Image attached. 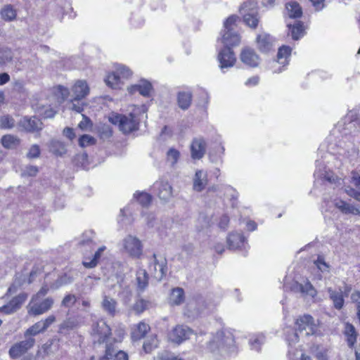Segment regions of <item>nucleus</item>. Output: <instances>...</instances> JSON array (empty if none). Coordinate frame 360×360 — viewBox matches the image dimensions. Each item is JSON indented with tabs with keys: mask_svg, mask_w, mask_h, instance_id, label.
<instances>
[{
	"mask_svg": "<svg viewBox=\"0 0 360 360\" xmlns=\"http://www.w3.org/2000/svg\"><path fill=\"white\" fill-rule=\"evenodd\" d=\"M205 350L214 357L236 352L233 335L229 331L219 330L209 335Z\"/></svg>",
	"mask_w": 360,
	"mask_h": 360,
	"instance_id": "obj_1",
	"label": "nucleus"
},
{
	"mask_svg": "<svg viewBox=\"0 0 360 360\" xmlns=\"http://www.w3.org/2000/svg\"><path fill=\"white\" fill-rule=\"evenodd\" d=\"M296 331L293 332L292 335L287 337V340L291 343H295L298 341L299 335L302 336H309L315 333L316 325L314 323L311 316L305 314L300 316L296 321Z\"/></svg>",
	"mask_w": 360,
	"mask_h": 360,
	"instance_id": "obj_2",
	"label": "nucleus"
},
{
	"mask_svg": "<svg viewBox=\"0 0 360 360\" xmlns=\"http://www.w3.org/2000/svg\"><path fill=\"white\" fill-rule=\"evenodd\" d=\"M109 121L118 126L119 130L124 134L138 130L140 119L134 113L129 115H115L109 117Z\"/></svg>",
	"mask_w": 360,
	"mask_h": 360,
	"instance_id": "obj_3",
	"label": "nucleus"
},
{
	"mask_svg": "<svg viewBox=\"0 0 360 360\" xmlns=\"http://www.w3.org/2000/svg\"><path fill=\"white\" fill-rule=\"evenodd\" d=\"M149 269L157 281H162L167 272V261L166 258L163 256L153 254Z\"/></svg>",
	"mask_w": 360,
	"mask_h": 360,
	"instance_id": "obj_4",
	"label": "nucleus"
},
{
	"mask_svg": "<svg viewBox=\"0 0 360 360\" xmlns=\"http://www.w3.org/2000/svg\"><path fill=\"white\" fill-rule=\"evenodd\" d=\"M124 252L130 257L139 258L143 252V245L141 240L131 235H128L122 240Z\"/></svg>",
	"mask_w": 360,
	"mask_h": 360,
	"instance_id": "obj_5",
	"label": "nucleus"
},
{
	"mask_svg": "<svg viewBox=\"0 0 360 360\" xmlns=\"http://www.w3.org/2000/svg\"><path fill=\"white\" fill-rule=\"evenodd\" d=\"M53 303V299L50 297L45 298L41 302L38 300L32 302V298L27 305L28 314L32 316H39L45 314L52 308Z\"/></svg>",
	"mask_w": 360,
	"mask_h": 360,
	"instance_id": "obj_6",
	"label": "nucleus"
},
{
	"mask_svg": "<svg viewBox=\"0 0 360 360\" xmlns=\"http://www.w3.org/2000/svg\"><path fill=\"white\" fill-rule=\"evenodd\" d=\"M34 344L35 340L33 338H28L25 340L16 342L9 349V356L12 359H16L25 354L28 350L32 349Z\"/></svg>",
	"mask_w": 360,
	"mask_h": 360,
	"instance_id": "obj_7",
	"label": "nucleus"
},
{
	"mask_svg": "<svg viewBox=\"0 0 360 360\" xmlns=\"http://www.w3.org/2000/svg\"><path fill=\"white\" fill-rule=\"evenodd\" d=\"M193 333V330L187 326L178 325L169 334V339L171 342L180 344L188 339Z\"/></svg>",
	"mask_w": 360,
	"mask_h": 360,
	"instance_id": "obj_8",
	"label": "nucleus"
},
{
	"mask_svg": "<svg viewBox=\"0 0 360 360\" xmlns=\"http://www.w3.org/2000/svg\"><path fill=\"white\" fill-rule=\"evenodd\" d=\"M89 87L85 80H77L71 89V98L72 101H79L89 94Z\"/></svg>",
	"mask_w": 360,
	"mask_h": 360,
	"instance_id": "obj_9",
	"label": "nucleus"
},
{
	"mask_svg": "<svg viewBox=\"0 0 360 360\" xmlns=\"http://www.w3.org/2000/svg\"><path fill=\"white\" fill-rule=\"evenodd\" d=\"M92 335L98 338L100 344L103 343L111 335V329L105 321L101 320L93 325Z\"/></svg>",
	"mask_w": 360,
	"mask_h": 360,
	"instance_id": "obj_10",
	"label": "nucleus"
},
{
	"mask_svg": "<svg viewBox=\"0 0 360 360\" xmlns=\"http://www.w3.org/2000/svg\"><path fill=\"white\" fill-rule=\"evenodd\" d=\"M206 142L202 137L194 138L191 143V155L193 160H200L206 152Z\"/></svg>",
	"mask_w": 360,
	"mask_h": 360,
	"instance_id": "obj_11",
	"label": "nucleus"
},
{
	"mask_svg": "<svg viewBox=\"0 0 360 360\" xmlns=\"http://www.w3.org/2000/svg\"><path fill=\"white\" fill-rule=\"evenodd\" d=\"M27 298V294L22 292L13 297L8 304L0 307L6 314H11L18 310Z\"/></svg>",
	"mask_w": 360,
	"mask_h": 360,
	"instance_id": "obj_12",
	"label": "nucleus"
},
{
	"mask_svg": "<svg viewBox=\"0 0 360 360\" xmlns=\"http://www.w3.org/2000/svg\"><path fill=\"white\" fill-rule=\"evenodd\" d=\"M19 124L27 132H37L43 129L42 122L35 116L22 117Z\"/></svg>",
	"mask_w": 360,
	"mask_h": 360,
	"instance_id": "obj_13",
	"label": "nucleus"
},
{
	"mask_svg": "<svg viewBox=\"0 0 360 360\" xmlns=\"http://www.w3.org/2000/svg\"><path fill=\"white\" fill-rule=\"evenodd\" d=\"M218 60L221 70L233 66L236 60L235 55L230 47H224L219 53Z\"/></svg>",
	"mask_w": 360,
	"mask_h": 360,
	"instance_id": "obj_14",
	"label": "nucleus"
},
{
	"mask_svg": "<svg viewBox=\"0 0 360 360\" xmlns=\"http://www.w3.org/2000/svg\"><path fill=\"white\" fill-rule=\"evenodd\" d=\"M154 189L157 191L160 199L164 201H167L172 195V187L167 181L160 180L155 182Z\"/></svg>",
	"mask_w": 360,
	"mask_h": 360,
	"instance_id": "obj_15",
	"label": "nucleus"
},
{
	"mask_svg": "<svg viewBox=\"0 0 360 360\" xmlns=\"http://www.w3.org/2000/svg\"><path fill=\"white\" fill-rule=\"evenodd\" d=\"M240 60L250 67H257L259 63V58L255 51L250 48L243 49L240 56Z\"/></svg>",
	"mask_w": 360,
	"mask_h": 360,
	"instance_id": "obj_16",
	"label": "nucleus"
},
{
	"mask_svg": "<svg viewBox=\"0 0 360 360\" xmlns=\"http://www.w3.org/2000/svg\"><path fill=\"white\" fill-rule=\"evenodd\" d=\"M129 93L134 94L139 92L143 96H149L152 90V84L147 80L141 79L137 84H134L128 88Z\"/></svg>",
	"mask_w": 360,
	"mask_h": 360,
	"instance_id": "obj_17",
	"label": "nucleus"
},
{
	"mask_svg": "<svg viewBox=\"0 0 360 360\" xmlns=\"http://www.w3.org/2000/svg\"><path fill=\"white\" fill-rule=\"evenodd\" d=\"M273 38L268 34L262 33L257 37V47L262 52H269L273 47Z\"/></svg>",
	"mask_w": 360,
	"mask_h": 360,
	"instance_id": "obj_18",
	"label": "nucleus"
},
{
	"mask_svg": "<svg viewBox=\"0 0 360 360\" xmlns=\"http://www.w3.org/2000/svg\"><path fill=\"white\" fill-rule=\"evenodd\" d=\"M330 300L333 302L335 309L340 310L343 308L345 304L344 295L341 289L339 291L333 290L332 288L327 289Z\"/></svg>",
	"mask_w": 360,
	"mask_h": 360,
	"instance_id": "obj_19",
	"label": "nucleus"
},
{
	"mask_svg": "<svg viewBox=\"0 0 360 360\" xmlns=\"http://www.w3.org/2000/svg\"><path fill=\"white\" fill-rule=\"evenodd\" d=\"M185 301V293L182 288L176 287L171 290L169 303L172 306H179Z\"/></svg>",
	"mask_w": 360,
	"mask_h": 360,
	"instance_id": "obj_20",
	"label": "nucleus"
},
{
	"mask_svg": "<svg viewBox=\"0 0 360 360\" xmlns=\"http://www.w3.org/2000/svg\"><path fill=\"white\" fill-rule=\"evenodd\" d=\"M221 41L225 47L237 46L240 41V37L235 30L224 31Z\"/></svg>",
	"mask_w": 360,
	"mask_h": 360,
	"instance_id": "obj_21",
	"label": "nucleus"
},
{
	"mask_svg": "<svg viewBox=\"0 0 360 360\" xmlns=\"http://www.w3.org/2000/svg\"><path fill=\"white\" fill-rule=\"evenodd\" d=\"M150 326L144 323L140 322L135 325L132 328L131 338L133 340H139L144 338L146 333L149 331Z\"/></svg>",
	"mask_w": 360,
	"mask_h": 360,
	"instance_id": "obj_22",
	"label": "nucleus"
},
{
	"mask_svg": "<svg viewBox=\"0 0 360 360\" xmlns=\"http://www.w3.org/2000/svg\"><path fill=\"white\" fill-rule=\"evenodd\" d=\"M344 335L347 337L348 347L353 348L356 342L358 335L354 326L349 323H347L345 325Z\"/></svg>",
	"mask_w": 360,
	"mask_h": 360,
	"instance_id": "obj_23",
	"label": "nucleus"
},
{
	"mask_svg": "<svg viewBox=\"0 0 360 360\" xmlns=\"http://www.w3.org/2000/svg\"><path fill=\"white\" fill-rule=\"evenodd\" d=\"M103 309L110 316H114L116 314L117 302L115 299L104 295L101 302Z\"/></svg>",
	"mask_w": 360,
	"mask_h": 360,
	"instance_id": "obj_24",
	"label": "nucleus"
},
{
	"mask_svg": "<svg viewBox=\"0 0 360 360\" xmlns=\"http://www.w3.org/2000/svg\"><path fill=\"white\" fill-rule=\"evenodd\" d=\"M245 238L241 233H231L227 237V244L229 249L235 250L244 244Z\"/></svg>",
	"mask_w": 360,
	"mask_h": 360,
	"instance_id": "obj_25",
	"label": "nucleus"
},
{
	"mask_svg": "<svg viewBox=\"0 0 360 360\" xmlns=\"http://www.w3.org/2000/svg\"><path fill=\"white\" fill-rule=\"evenodd\" d=\"M1 143L6 149H14L20 145V139L16 136L6 134L2 136Z\"/></svg>",
	"mask_w": 360,
	"mask_h": 360,
	"instance_id": "obj_26",
	"label": "nucleus"
},
{
	"mask_svg": "<svg viewBox=\"0 0 360 360\" xmlns=\"http://www.w3.org/2000/svg\"><path fill=\"white\" fill-rule=\"evenodd\" d=\"M335 207L339 209L344 214H352L358 215L360 214L359 208L347 203L343 200H338L335 203Z\"/></svg>",
	"mask_w": 360,
	"mask_h": 360,
	"instance_id": "obj_27",
	"label": "nucleus"
},
{
	"mask_svg": "<svg viewBox=\"0 0 360 360\" xmlns=\"http://www.w3.org/2000/svg\"><path fill=\"white\" fill-rule=\"evenodd\" d=\"M206 184V174L202 170L197 171L193 179V189L196 191H201L204 189Z\"/></svg>",
	"mask_w": 360,
	"mask_h": 360,
	"instance_id": "obj_28",
	"label": "nucleus"
},
{
	"mask_svg": "<svg viewBox=\"0 0 360 360\" xmlns=\"http://www.w3.org/2000/svg\"><path fill=\"white\" fill-rule=\"evenodd\" d=\"M292 49L288 46H283L279 48L278 54H277V61L276 63L283 66H285L288 64V58L290 56Z\"/></svg>",
	"mask_w": 360,
	"mask_h": 360,
	"instance_id": "obj_29",
	"label": "nucleus"
},
{
	"mask_svg": "<svg viewBox=\"0 0 360 360\" xmlns=\"http://www.w3.org/2000/svg\"><path fill=\"white\" fill-rule=\"evenodd\" d=\"M192 94L190 92H179L177 97L178 105L182 110H186L191 105Z\"/></svg>",
	"mask_w": 360,
	"mask_h": 360,
	"instance_id": "obj_30",
	"label": "nucleus"
},
{
	"mask_svg": "<svg viewBox=\"0 0 360 360\" xmlns=\"http://www.w3.org/2000/svg\"><path fill=\"white\" fill-rule=\"evenodd\" d=\"M50 151L56 155L62 156L66 153V148L63 142L51 140L49 144Z\"/></svg>",
	"mask_w": 360,
	"mask_h": 360,
	"instance_id": "obj_31",
	"label": "nucleus"
},
{
	"mask_svg": "<svg viewBox=\"0 0 360 360\" xmlns=\"http://www.w3.org/2000/svg\"><path fill=\"white\" fill-rule=\"evenodd\" d=\"M288 15L292 18H300L302 14V11L300 5L295 1H291L285 4Z\"/></svg>",
	"mask_w": 360,
	"mask_h": 360,
	"instance_id": "obj_32",
	"label": "nucleus"
},
{
	"mask_svg": "<svg viewBox=\"0 0 360 360\" xmlns=\"http://www.w3.org/2000/svg\"><path fill=\"white\" fill-rule=\"evenodd\" d=\"M243 20L250 27L255 28L259 22L257 10L252 8L250 12L244 13Z\"/></svg>",
	"mask_w": 360,
	"mask_h": 360,
	"instance_id": "obj_33",
	"label": "nucleus"
},
{
	"mask_svg": "<svg viewBox=\"0 0 360 360\" xmlns=\"http://www.w3.org/2000/svg\"><path fill=\"white\" fill-rule=\"evenodd\" d=\"M136 281L138 287L140 290H143L148 285V276L146 271L140 269L136 272Z\"/></svg>",
	"mask_w": 360,
	"mask_h": 360,
	"instance_id": "obj_34",
	"label": "nucleus"
},
{
	"mask_svg": "<svg viewBox=\"0 0 360 360\" xmlns=\"http://www.w3.org/2000/svg\"><path fill=\"white\" fill-rule=\"evenodd\" d=\"M105 250H106V247L105 246H104V245L101 246L97 250V251L94 253L92 259H91L89 262L84 261L82 262L83 265L86 268H88V269H91V268L95 267L98 264V262H99V260L101 259V257L103 252Z\"/></svg>",
	"mask_w": 360,
	"mask_h": 360,
	"instance_id": "obj_35",
	"label": "nucleus"
},
{
	"mask_svg": "<svg viewBox=\"0 0 360 360\" xmlns=\"http://www.w3.org/2000/svg\"><path fill=\"white\" fill-rule=\"evenodd\" d=\"M291 32L292 38L294 40H297L304 34V29L303 23L300 21H297L293 25H288Z\"/></svg>",
	"mask_w": 360,
	"mask_h": 360,
	"instance_id": "obj_36",
	"label": "nucleus"
},
{
	"mask_svg": "<svg viewBox=\"0 0 360 360\" xmlns=\"http://www.w3.org/2000/svg\"><path fill=\"white\" fill-rule=\"evenodd\" d=\"M79 326V321L76 318L70 317L65 320L59 326L60 333L64 330H71Z\"/></svg>",
	"mask_w": 360,
	"mask_h": 360,
	"instance_id": "obj_37",
	"label": "nucleus"
},
{
	"mask_svg": "<svg viewBox=\"0 0 360 360\" xmlns=\"http://www.w3.org/2000/svg\"><path fill=\"white\" fill-rule=\"evenodd\" d=\"M1 18L6 21H11L16 17V11L11 5H6L0 11Z\"/></svg>",
	"mask_w": 360,
	"mask_h": 360,
	"instance_id": "obj_38",
	"label": "nucleus"
},
{
	"mask_svg": "<svg viewBox=\"0 0 360 360\" xmlns=\"http://www.w3.org/2000/svg\"><path fill=\"white\" fill-rule=\"evenodd\" d=\"M106 84L112 89L120 88L122 83L120 77L116 72L110 73L105 79Z\"/></svg>",
	"mask_w": 360,
	"mask_h": 360,
	"instance_id": "obj_39",
	"label": "nucleus"
},
{
	"mask_svg": "<svg viewBox=\"0 0 360 360\" xmlns=\"http://www.w3.org/2000/svg\"><path fill=\"white\" fill-rule=\"evenodd\" d=\"M134 198L143 207H148L152 200V196L146 192H137L134 193Z\"/></svg>",
	"mask_w": 360,
	"mask_h": 360,
	"instance_id": "obj_40",
	"label": "nucleus"
},
{
	"mask_svg": "<svg viewBox=\"0 0 360 360\" xmlns=\"http://www.w3.org/2000/svg\"><path fill=\"white\" fill-rule=\"evenodd\" d=\"M265 337L262 334L254 335L250 339V345L252 349L259 351L260 346L264 342Z\"/></svg>",
	"mask_w": 360,
	"mask_h": 360,
	"instance_id": "obj_41",
	"label": "nucleus"
},
{
	"mask_svg": "<svg viewBox=\"0 0 360 360\" xmlns=\"http://www.w3.org/2000/svg\"><path fill=\"white\" fill-rule=\"evenodd\" d=\"M314 264L316 268L322 273H328L330 271V266L323 256L319 255L317 259L314 261Z\"/></svg>",
	"mask_w": 360,
	"mask_h": 360,
	"instance_id": "obj_42",
	"label": "nucleus"
},
{
	"mask_svg": "<svg viewBox=\"0 0 360 360\" xmlns=\"http://www.w3.org/2000/svg\"><path fill=\"white\" fill-rule=\"evenodd\" d=\"M13 53L9 49H2L0 51V64L6 65L11 62L13 59Z\"/></svg>",
	"mask_w": 360,
	"mask_h": 360,
	"instance_id": "obj_43",
	"label": "nucleus"
},
{
	"mask_svg": "<svg viewBox=\"0 0 360 360\" xmlns=\"http://www.w3.org/2000/svg\"><path fill=\"white\" fill-rule=\"evenodd\" d=\"M44 330L42 329L41 324L39 321L34 323L33 326L27 329L24 333L25 338L28 336H34Z\"/></svg>",
	"mask_w": 360,
	"mask_h": 360,
	"instance_id": "obj_44",
	"label": "nucleus"
},
{
	"mask_svg": "<svg viewBox=\"0 0 360 360\" xmlns=\"http://www.w3.org/2000/svg\"><path fill=\"white\" fill-rule=\"evenodd\" d=\"M300 290L301 292L308 295L311 297H314L316 294V291L309 281H306L304 283L300 284Z\"/></svg>",
	"mask_w": 360,
	"mask_h": 360,
	"instance_id": "obj_45",
	"label": "nucleus"
},
{
	"mask_svg": "<svg viewBox=\"0 0 360 360\" xmlns=\"http://www.w3.org/2000/svg\"><path fill=\"white\" fill-rule=\"evenodd\" d=\"M98 132L100 137L103 140L109 139L112 134V129L108 124L100 125L98 127Z\"/></svg>",
	"mask_w": 360,
	"mask_h": 360,
	"instance_id": "obj_46",
	"label": "nucleus"
},
{
	"mask_svg": "<svg viewBox=\"0 0 360 360\" xmlns=\"http://www.w3.org/2000/svg\"><path fill=\"white\" fill-rule=\"evenodd\" d=\"M15 126L14 119L9 115H4L0 117V127L2 129H12Z\"/></svg>",
	"mask_w": 360,
	"mask_h": 360,
	"instance_id": "obj_47",
	"label": "nucleus"
},
{
	"mask_svg": "<svg viewBox=\"0 0 360 360\" xmlns=\"http://www.w3.org/2000/svg\"><path fill=\"white\" fill-rule=\"evenodd\" d=\"M77 298L74 294L66 295L61 301V306L65 308H71L76 303Z\"/></svg>",
	"mask_w": 360,
	"mask_h": 360,
	"instance_id": "obj_48",
	"label": "nucleus"
},
{
	"mask_svg": "<svg viewBox=\"0 0 360 360\" xmlns=\"http://www.w3.org/2000/svg\"><path fill=\"white\" fill-rule=\"evenodd\" d=\"M74 281V278L68 276V274H65L63 276H60L55 282V288H59L63 285H68L71 283H72Z\"/></svg>",
	"mask_w": 360,
	"mask_h": 360,
	"instance_id": "obj_49",
	"label": "nucleus"
},
{
	"mask_svg": "<svg viewBox=\"0 0 360 360\" xmlns=\"http://www.w3.org/2000/svg\"><path fill=\"white\" fill-rule=\"evenodd\" d=\"M115 72L120 75V79H127L131 75V71L123 65H117Z\"/></svg>",
	"mask_w": 360,
	"mask_h": 360,
	"instance_id": "obj_50",
	"label": "nucleus"
},
{
	"mask_svg": "<svg viewBox=\"0 0 360 360\" xmlns=\"http://www.w3.org/2000/svg\"><path fill=\"white\" fill-rule=\"evenodd\" d=\"M95 142L94 138L88 134L82 135L79 139V145L82 148L94 145Z\"/></svg>",
	"mask_w": 360,
	"mask_h": 360,
	"instance_id": "obj_51",
	"label": "nucleus"
},
{
	"mask_svg": "<svg viewBox=\"0 0 360 360\" xmlns=\"http://www.w3.org/2000/svg\"><path fill=\"white\" fill-rule=\"evenodd\" d=\"M180 153L179 150L174 148H170L167 153V158L172 165L176 164L179 158Z\"/></svg>",
	"mask_w": 360,
	"mask_h": 360,
	"instance_id": "obj_52",
	"label": "nucleus"
},
{
	"mask_svg": "<svg viewBox=\"0 0 360 360\" xmlns=\"http://www.w3.org/2000/svg\"><path fill=\"white\" fill-rule=\"evenodd\" d=\"M41 150L37 144H33L29 149L26 156L29 159H35L39 157Z\"/></svg>",
	"mask_w": 360,
	"mask_h": 360,
	"instance_id": "obj_53",
	"label": "nucleus"
},
{
	"mask_svg": "<svg viewBox=\"0 0 360 360\" xmlns=\"http://www.w3.org/2000/svg\"><path fill=\"white\" fill-rule=\"evenodd\" d=\"M39 172L37 166L27 165L22 171V176H35Z\"/></svg>",
	"mask_w": 360,
	"mask_h": 360,
	"instance_id": "obj_54",
	"label": "nucleus"
},
{
	"mask_svg": "<svg viewBox=\"0 0 360 360\" xmlns=\"http://www.w3.org/2000/svg\"><path fill=\"white\" fill-rule=\"evenodd\" d=\"M238 17L236 15H231L229 16L226 21L224 22V31H229L234 30L235 24Z\"/></svg>",
	"mask_w": 360,
	"mask_h": 360,
	"instance_id": "obj_55",
	"label": "nucleus"
},
{
	"mask_svg": "<svg viewBox=\"0 0 360 360\" xmlns=\"http://www.w3.org/2000/svg\"><path fill=\"white\" fill-rule=\"evenodd\" d=\"M148 305H149V302L148 301L141 299V300H138L134 304V309L137 313H141L148 308Z\"/></svg>",
	"mask_w": 360,
	"mask_h": 360,
	"instance_id": "obj_56",
	"label": "nucleus"
},
{
	"mask_svg": "<svg viewBox=\"0 0 360 360\" xmlns=\"http://www.w3.org/2000/svg\"><path fill=\"white\" fill-rule=\"evenodd\" d=\"M55 321V316L51 315L44 320L39 321V322L41 324L42 329L45 331Z\"/></svg>",
	"mask_w": 360,
	"mask_h": 360,
	"instance_id": "obj_57",
	"label": "nucleus"
},
{
	"mask_svg": "<svg viewBox=\"0 0 360 360\" xmlns=\"http://www.w3.org/2000/svg\"><path fill=\"white\" fill-rule=\"evenodd\" d=\"M49 292V288L46 285H44L41 288V289L37 292V294L32 296V302H35L39 300V299L41 297L45 296Z\"/></svg>",
	"mask_w": 360,
	"mask_h": 360,
	"instance_id": "obj_58",
	"label": "nucleus"
},
{
	"mask_svg": "<svg viewBox=\"0 0 360 360\" xmlns=\"http://www.w3.org/2000/svg\"><path fill=\"white\" fill-rule=\"evenodd\" d=\"M58 93L60 94L61 98L63 101L67 99L69 96H71V91H70L68 88L63 86H58Z\"/></svg>",
	"mask_w": 360,
	"mask_h": 360,
	"instance_id": "obj_59",
	"label": "nucleus"
},
{
	"mask_svg": "<svg viewBox=\"0 0 360 360\" xmlns=\"http://www.w3.org/2000/svg\"><path fill=\"white\" fill-rule=\"evenodd\" d=\"M158 345L157 340L155 339L152 340V342H149L148 340L143 343V349L146 352H150L153 348L156 347Z\"/></svg>",
	"mask_w": 360,
	"mask_h": 360,
	"instance_id": "obj_60",
	"label": "nucleus"
},
{
	"mask_svg": "<svg viewBox=\"0 0 360 360\" xmlns=\"http://www.w3.org/2000/svg\"><path fill=\"white\" fill-rule=\"evenodd\" d=\"M315 357L317 360H328V351L325 349L318 350L315 354Z\"/></svg>",
	"mask_w": 360,
	"mask_h": 360,
	"instance_id": "obj_61",
	"label": "nucleus"
},
{
	"mask_svg": "<svg viewBox=\"0 0 360 360\" xmlns=\"http://www.w3.org/2000/svg\"><path fill=\"white\" fill-rule=\"evenodd\" d=\"M345 192L351 197H353L357 200L360 201V192L356 191L355 189L351 187L346 188Z\"/></svg>",
	"mask_w": 360,
	"mask_h": 360,
	"instance_id": "obj_62",
	"label": "nucleus"
},
{
	"mask_svg": "<svg viewBox=\"0 0 360 360\" xmlns=\"http://www.w3.org/2000/svg\"><path fill=\"white\" fill-rule=\"evenodd\" d=\"M171 354V353L164 351L158 353V355L154 357V360H169Z\"/></svg>",
	"mask_w": 360,
	"mask_h": 360,
	"instance_id": "obj_63",
	"label": "nucleus"
},
{
	"mask_svg": "<svg viewBox=\"0 0 360 360\" xmlns=\"http://www.w3.org/2000/svg\"><path fill=\"white\" fill-rule=\"evenodd\" d=\"M114 360H129V356L126 352L120 350L114 355Z\"/></svg>",
	"mask_w": 360,
	"mask_h": 360,
	"instance_id": "obj_64",
	"label": "nucleus"
}]
</instances>
